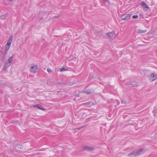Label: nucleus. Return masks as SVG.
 <instances>
[{
	"mask_svg": "<svg viewBox=\"0 0 157 157\" xmlns=\"http://www.w3.org/2000/svg\"><path fill=\"white\" fill-rule=\"evenodd\" d=\"M146 31H147L146 30H141L140 29H139L138 31V32L139 33H146Z\"/></svg>",
	"mask_w": 157,
	"mask_h": 157,
	"instance_id": "obj_11",
	"label": "nucleus"
},
{
	"mask_svg": "<svg viewBox=\"0 0 157 157\" xmlns=\"http://www.w3.org/2000/svg\"><path fill=\"white\" fill-rule=\"evenodd\" d=\"M85 149L87 151H91L93 149L92 148H90L88 147H87L85 148Z\"/></svg>",
	"mask_w": 157,
	"mask_h": 157,
	"instance_id": "obj_13",
	"label": "nucleus"
},
{
	"mask_svg": "<svg viewBox=\"0 0 157 157\" xmlns=\"http://www.w3.org/2000/svg\"><path fill=\"white\" fill-rule=\"evenodd\" d=\"M128 83H131V82H127V84H128Z\"/></svg>",
	"mask_w": 157,
	"mask_h": 157,
	"instance_id": "obj_23",
	"label": "nucleus"
},
{
	"mask_svg": "<svg viewBox=\"0 0 157 157\" xmlns=\"http://www.w3.org/2000/svg\"><path fill=\"white\" fill-rule=\"evenodd\" d=\"M132 15L130 14H125L121 16V19L123 20L128 21L131 18Z\"/></svg>",
	"mask_w": 157,
	"mask_h": 157,
	"instance_id": "obj_3",
	"label": "nucleus"
},
{
	"mask_svg": "<svg viewBox=\"0 0 157 157\" xmlns=\"http://www.w3.org/2000/svg\"><path fill=\"white\" fill-rule=\"evenodd\" d=\"M141 6L144 8L148 10V6H147L146 3L144 2H141Z\"/></svg>",
	"mask_w": 157,
	"mask_h": 157,
	"instance_id": "obj_7",
	"label": "nucleus"
},
{
	"mask_svg": "<svg viewBox=\"0 0 157 157\" xmlns=\"http://www.w3.org/2000/svg\"><path fill=\"white\" fill-rule=\"evenodd\" d=\"M84 127V126H83V127H79L78 128V129L79 130V129H81L82 128H83V127Z\"/></svg>",
	"mask_w": 157,
	"mask_h": 157,
	"instance_id": "obj_21",
	"label": "nucleus"
},
{
	"mask_svg": "<svg viewBox=\"0 0 157 157\" xmlns=\"http://www.w3.org/2000/svg\"><path fill=\"white\" fill-rule=\"evenodd\" d=\"M121 103L122 104H125L126 103V102L124 100H122L121 101Z\"/></svg>",
	"mask_w": 157,
	"mask_h": 157,
	"instance_id": "obj_17",
	"label": "nucleus"
},
{
	"mask_svg": "<svg viewBox=\"0 0 157 157\" xmlns=\"http://www.w3.org/2000/svg\"><path fill=\"white\" fill-rule=\"evenodd\" d=\"M14 56V55H13L12 56L10 57V58H9L7 60V62H9L10 63H11L12 62H13V59L14 57H13Z\"/></svg>",
	"mask_w": 157,
	"mask_h": 157,
	"instance_id": "obj_9",
	"label": "nucleus"
},
{
	"mask_svg": "<svg viewBox=\"0 0 157 157\" xmlns=\"http://www.w3.org/2000/svg\"><path fill=\"white\" fill-rule=\"evenodd\" d=\"M67 69H66V68L63 67L61 68L60 69V71L61 72L66 71H67Z\"/></svg>",
	"mask_w": 157,
	"mask_h": 157,
	"instance_id": "obj_12",
	"label": "nucleus"
},
{
	"mask_svg": "<svg viewBox=\"0 0 157 157\" xmlns=\"http://www.w3.org/2000/svg\"><path fill=\"white\" fill-rule=\"evenodd\" d=\"M11 65V63L7 61L5 64V65L3 68V69H6L7 68L9 67Z\"/></svg>",
	"mask_w": 157,
	"mask_h": 157,
	"instance_id": "obj_8",
	"label": "nucleus"
},
{
	"mask_svg": "<svg viewBox=\"0 0 157 157\" xmlns=\"http://www.w3.org/2000/svg\"><path fill=\"white\" fill-rule=\"evenodd\" d=\"M105 1L107 3H108L109 4L110 3L109 1V0H105Z\"/></svg>",
	"mask_w": 157,
	"mask_h": 157,
	"instance_id": "obj_19",
	"label": "nucleus"
},
{
	"mask_svg": "<svg viewBox=\"0 0 157 157\" xmlns=\"http://www.w3.org/2000/svg\"><path fill=\"white\" fill-rule=\"evenodd\" d=\"M47 71L49 72H51L52 70L50 68H48L47 69Z\"/></svg>",
	"mask_w": 157,
	"mask_h": 157,
	"instance_id": "obj_16",
	"label": "nucleus"
},
{
	"mask_svg": "<svg viewBox=\"0 0 157 157\" xmlns=\"http://www.w3.org/2000/svg\"><path fill=\"white\" fill-rule=\"evenodd\" d=\"M157 79V75L155 73L151 74L149 76V79L150 81H153Z\"/></svg>",
	"mask_w": 157,
	"mask_h": 157,
	"instance_id": "obj_4",
	"label": "nucleus"
},
{
	"mask_svg": "<svg viewBox=\"0 0 157 157\" xmlns=\"http://www.w3.org/2000/svg\"><path fill=\"white\" fill-rule=\"evenodd\" d=\"M6 17V16L5 15H3L2 16L0 17V18L2 19H5Z\"/></svg>",
	"mask_w": 157,
	"mask_h": 157,
	"instance_id": "obj_15",
	"label": "nucleus"
},
{
	"mask_svg": "<svg viewBox=\"0 0 157 157\" xmlns=\"http://www.w3.org/2000/svg\"><path fill=\"white\" fill-rule=\"evenodd\" d=\"M40 109L42 110H45V109Z\"/></svg>",
	"mask_w": 157,
	"mask_h": 157,
	"instance_id": "obj_22",
	"label": "nucleus"
},
{
	"mask_svg": "<svg viewBox=\"0 0 157 157\" xmlns=\"http://www.w3.org/2000/svg\"><path fill=\"white\" fill-rule=\"evenodd\" d=\"M86 104H87L88 105H90L91 104L92 105V103L91 102H90L87 103H86Z\"/></svg>",
	"mask_w": 157,
	"mask_h": 157,
	"instance_id": "obj_20",
	"label": "nucleus"
},
{
	"mask_svg": "<svg viewBox=\"0 0 157 157\" xmlns=\"http://www.w3.org/2000/svg\"><path fill=\"white\" fill-rule=\"evenodd\" d=\"M107 35H108L110 38L112 39L114 38L115 37V33L114 31H112L111 32L107 33Z\"/></svg>",
	"mask_w": 157,
	"mask_h": 157,
	"instance_id": "obj_6",
	"label": "nucleus"
},
{
	"mask_svg": "<svg viewBox=\"0 0 157 157\" xmlns=\"http://www.w3.org/2000/svg\"><path fill=\"white\" fill-rule=\"evenodd\" d=\"M143 150L141 149L138 151H134L128 154V155L129 156H137L142 153H143Z\"/></svg>",
	"mask_w": 157,
	"mask_h": 157,
	"instance_id": "obj_2",
	"label": "nucleus"
},
{
	"mask_svg": "<svg viewBox=\"0 0 157 157\" xmlns=\"http://www.w3.org/2000/svg\"><path fill=\"white\" fill-rule=\"evenodd\" d=\"M13 39V35H11L9 37L5 47V53L6 54L10 48Z\"/></svg>",
	"mask_w": 157,
	"mask_h": 157,
	"instance_id": "obj_1",
	"label": "nucleus"
},
{
	"mask_svg": "<svg viewBox=\"0 0 157 157\" xmlns=\"http://www.w3.org/2000/svg\"><path fill=\"white\" fill-rule=\"evenodd\" d=\"M84 92L85 93L87 94H90V92L89 91H84Z\"/></svg>",
	"mask_w": 157,
	"mask_h": 157,
	"instance_id": "obj_18",
	"label": "nucleus"
},
{
	"mask_svg": "<svg viewBox=\"0 0 157 157\" xmlns=\"http://www.w3.org/2000/svg\"><path fill=\"white\" fill-rule=\"evenodd\" d=\"M38 66L36 65H32L30 68V71L33 73H36L37 71Z\"/></svg>",
	"mask_w": 157,
	"mask_h": 157,
	"instance_id": "obj_5",
	"label": "nucleus"
},
{
	"mask_svg": "<svg viewBox=\"0 0 157 157\" xmlns=\"http://www.w3.org/2000/svg\"><path fill=\"white\" fill-rule=\"evenodd\" d=\"M33 107L34 108H42V106H41L39 104H38L34 105L33 106Z\"/></svg>",
	"mask_w": 157,
	"mask_h": 157,
	"instance_id": "obj_10",
	"label": "nucleus"
},
{
	"mask_svg": "<svg viewBox=\"0 0 157 157\" xmlns=\"http://www.w3.org/2000/svg\"><path fill=\"white\" fill-rule=\"evenodd\" d=\"M138 17V16L137 15H135L132 16V18L134 19H136Z\"/></svg>",
	"mask_w": 157,
	"mask_h": 157,
	"instance_id": "obj_14",
	"label": "nucleus"
}]
</instances>
